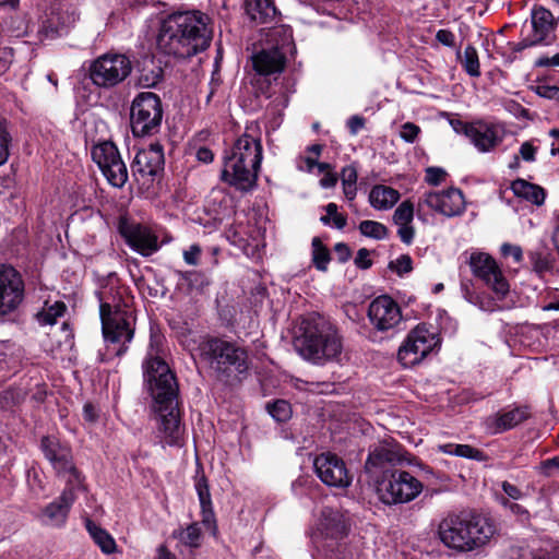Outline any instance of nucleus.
<instances>
[{"label":"nucleus","mask_w":559,"mask_h":559,"mask_svg":"<svg viewBox=\"0 0 559 559\" xmlns=\"http://www.w3.org/2000/svg\"><path fill=\"white\" fill-rule=\"evenodd\" d=\"M159 336L151 337L143 362V374L153 399L152 409L157 423V437L165 445L180 447L185 429L178 408V384L169 366L159 357Z\"/></svg>","instance_id":"1"},{"label":"nucleus","mask_w":559,"mask_h":559,"mask_svg":"<svg viewBox=\"0 0 559 559\" xmlns=\"http://www.w3.org/2000/svg\"><path fill=\"white\" fill-rule=\"evenodd\" d=\"M209 17L199 12H176L159 25L156 43L160 51L178 58H189L205 50L212 39Z\"/></svg>","instance_id":"2"},{"label":"nucleus","mask_w":559,"mask_h":559,"mask_svg":"<svg viewBox=\"0 0 559 559\" xmlns=\"http://www.w3.org/2000/svg\"><path fill=\"white\" fill-rule=\"evenodd\" d=\"M262 158L261 132L252 123L224 156L221 179L238 191L248 192L257 185Z\"/></svg>","instance_id":"3"},{"label":"nucleus","mask_w":559,"mask_h":559,"mask_svg":"<svg viewBox=\"0 0 559 559\" xmlns=\"http://www.w3.org/2000/svg\"><path fill=\"white\" fill-rule=\"evenodd\" d=\"M123 293L124 288L118 285L114 275L96 292L104 338L109 344L119 345L114 349L117 356L127 352V344L134 334L132 312L123 300Z\"/></svg>","instance_id":"4"},{"label":"nucleus","mask_w":559,"mask_h":559,"mask_svg":"<svg viewBox=\"0 0 559 559\" xmlns=\"http://www.w3.org/2000/svg\"><path fill=\"white\" fill-rule=\"evenodd\" d=\"M299 330L295 347L304 359L314 365L341 360L343 337L332 322L320 316H311L301 321Z\"/></svg>","instance_id":"5"},{"label":"nucleus","mask_w":559,"mask_h":559,"mask_svg":"<svg viewBox=\"0 0 559 559\" xmlns=\"http://www.w3.org/2000/svg\"><path fill=\"white\" fill-rule=\"evenodd\" d=\"M496 526L487 518L476 513H450L443 518L437 530L440 542L456 551H472L489 542Z\"/></svg>","instance_id":"6"},{"label":"nucleus","mask_w":559,"mask_h":559,"mask_svg":"<svg viewBox=\"0 0 559 559\" xmlns=\"http://www.w3.org/2000/svg\"><path fill=\"white\" fill-rule=\"evenodd\" d=\"M198 352L211 370L221 380L228 379L233 373H245L249 368L248 353L237 343L218 337L203 340Z\"/></svg>","instance_id":"7"},{"label":"nucleus","mask_w":559,"mask_h":559,"mask_svg":"<svg viewBox=\"0 0 559 559\" xmlns=\"http://www.w3.org/2000/svg\"><path fill=\"white\" fill-rule=\"evenodd\" d=\"M423 488L421 481L400 468L386 469L377 480V495L388 506L411 502L421 493Z\"/></svg>","instance_id":"8"},{"label":"nucleus","mask_w":559,"mask_h":559,"mask_svg":"<svg viewBox=\"0 0 559 559\" xmlns=\"http://www.w3.org/2000/svg\"><path fill=\"white\" fill-rule=\"evenodd\" d=\"M163 106L159 96L142 92L132 100L130 123L135 136L152 135L158 132L163 120Z\"/></svg>","instance_id":"9"},{"label":"nucleus","mask_w":559,"mask_h":559,"mask_svg":"<svg viewBox=\"0 0 559 559\" xmlns=\"http://www.w3.org/2000/svg\"><path fill=\"white\" fill-rule=\"evenodd\" d=\"M40 449L56 474L63 478L67 485H75L78 488H84V477L74 465L72 451L68 444L62 443L56 437L47 436L43 437Z\"/></svg>","instance_id":"10"},{"label":"nucleus","mask_w":559,"mask_h":559,"mask_svg":"<svg viewBox=\"0 0 559 559\" xmlns=\"http://www.w3.org/2000/svg\"><path fill=\"white\" fill-rule=\"evenodd\" d=\"M132 71L131 60L122 53H104L96 58L90 67L92 82L104 88L122 83Z\"/></svg>","instance_id":"11"},{"label":"nucleus","mask_w":559,"mask_h":559,"mask_svg":"<svg viewBox=\"0 0 559 559\" xmlns=\"http://www.w3.org/2000/svg\"><path fill=\"white\" fill-rule=\"evenodd\" d=\"M440 345L439 334L435 329L424 324L409 331L397 352V359L404 367H412L423 361Z\"/></svg>","instance_id":"12"},{"label":"nucleus","mask_w":559,"mask_h":559,"mask_svg":"<svg viewBox=\"0 0 559 559\" xmlns=\"http://www.w3.org/2000/svg\"><path fill=\"white\" fill-rule=\"evenodd\" d=\"M91 154L111 186L117 188L124 186L128 180V169L112 142L105 141L94 145Z\"/></svg>","instance_id":"13"},{"label":"nucleus","mask_w":559,"mask_h":559,"mask_svg":"<svg viewBox=\"0 0 559 559\" xmlns=\"http://www.w3.org/2000/svg\"><path fill=\"white\" fill-rule=\"evenodd\" d=\"M367 317L370 325L378 333H393L399 330L403 321L400 305L388 295L378 296L369 304Z\"/></svg>","instance_id":"14"},{"label":"nucleus","mask_w":559,"mask_h":559,"mask_svg":"<svg viewBox=\"0 0 559 559\" xmlns=\"http://www.w3.org/2000/svg\"><path fill=\"white\" fill-rule=\"evenodd\" d=\"M348 533V523L344 513L334 508L324 507L320 511L313 532L316 543L333 548Z\"/></svg>","instance_id":"15"},{"label":"nucleus","mask_w":559,"mask_h":559,"mask_svg":"<svg viewBox=\"0 0 559 559\" xmlns=\"http://www.w3.org/2000/svg\"><path fill=\"white\" fill-rule=\"evenodd\" d=\"M469 266L475 276L483 280L498 296L503 298L509 292V284L496 261L487 253L474 252L469 257Z\"/></svg>","instance_id":"16"},{"label":"nucleus","mask_w":559,"mask_h":559,"mask_svg":"<svg viewBox=\"0 0 559 559\" xmlns=\"http://www.w3.org/2000/svg\"><path fill=\"white\" fill-rule=\"evenodd\" d=\"M281 34H286L283 29H273L270 33L272 40ZM290 36L285 35L282 44H276L271 48H265L252 57L254 70L262 75H270L282 72L285 67L286 47L290 44Z\"/></svg>","instance_id":"17"},{"label":"nucleus","mask_w":559,"mask_h":559,"mask_svg":"<svg viewBox=\"0 0 559 559\" xmlns=\"http://www.w3.org/2000/svg\"><path fill=\"white\" fill-rule=\"evenodd\" d=\"M313 466L318 477L326 486L346 488L352 483V476L344 461L333 453H322L314 459Z\"/></svg>","instance_id":"18"},{"label":"nucleus","mask_w":559,"mask_h":559,"mask_svg":"<svg viewBox=\"0 0 559 559\" xmlns=\"http://www.w3.org/2000/svg\"><path fill=\"white\" fill-rule=\"evenodd\" d=\"M119 231L128 246L143 257H150L159 249L158 237L146 226L121 219Z\"/></svg>","instance_id":"19"},{"label":"nucleus","mask_w":559,"mask_h":559,"mask_svg":"<svg viewBox=\"0 0 559 559\" xmlns=\"http://www.w3.org/2000/svg\"><path fill=\"white\" fill-rule=\"evenodd\" d=\"M421 204L447 217L460 216L465 211L464 195L460 189L453 187L426 192L419 202Z\"/></svg>","instance_id":"20"},{"label":"nucleus","mask_w":559,"mask_h":559,"mask_svg":"<svg viewBox=\"0 0 559 559\" xmlns=\"http://www.w3.org/2000/svg\"><path fill=\"white\" fill-rule=\"evenodd\" d=\"M24 284L11 265L0 264V316L13 311L22 301Z\"/></svg>","instance_id":"21"},{"label":"nucleus","mask_w":559,"mask_h":559,"mask_svg":"<svg viewBox=\"0 0 559 559\" xmlns=\"http://www.w3.org/2000/svg\"><path fill=\"white\" fill-rule=\"evenodd\" d=\"M164 164L163 146L159 143H152L135 154L131 171L136 180H152L164 169Z\"/></svg>","instance_id":"22"},{"label":"nucleus","mask_w":559,"mask_h":559,"mask_svg":"<svg viewBox=\"0 0 559 559\" xmlns=\"http://www.w3.org/2000/svg\"><path fill=\"white\" fill-rule=\"evenodd\" d=\"M506 130L499 123L484 120L473 121L469 128V141L480 153L493 151L504 139Z\"/></svg>","instance_id":"23"},{"label":"nucleus","mask_w":559,"mask_h":559,"mask_svg":"<svg viewBox=\"0 0 559 559\" xmlns=\"http://www.w3.org/2000/svg\"><path fill=\"white\" fill-rule=\"evenodd\" d=\"M409 463L401 447L380 444L369 452L365 468L367 473L376 475L378 471L394 469L396 465Z\"/></svg>","instance_id":"24"},{"label":"nucleus","mask_w":559,"mask_h":559,"mask_svg":"<svg viewBox=\"0 0 559 559\" xmlns=\"http://www.w3.org/2000/svg\"><path fill=\"white\" fill-rule=\"evenodd\" d=\"M82 489L83 488H78L75 485H66L60 497L44 509V522L51 526L63 525L70 508L76 499V492Z\"/></svg>","instance_id":"25"},{"label":"nucleus","mask_w":559,"mask_h":559,"mask_svg":"<svg viewBox=\"0 0 559 559\" xmlns=\"http://www.w3.org/2000/svg\"><path fill=\"white\" fill-rule=\"evenodd\" d=\"M531 22L533 28L532 39L530 41L527 39L523 40L520 44L521 48H526L543 43L547 44V40L554 33L557 24L552 13L549 10L537 5L532 9Z\"/></svg>","instance_id":"26"},{"label":"nucleus","mask_w":559,"mask_h":559,"mask_svg":"<svg viewBox=\"0 0 559 559\" xmlns=\"http://www.w3.org/2000/svg\"><path fill=\"white\" fill-rule=\"evenodd\" d=\"M400 192L391 187L377 185L369 193L370 205L379 211L392 209L400 200Z\"/></svg>","instance_id":"27"},{"label":"nucleus","mask_w":559,"mask_h":559,"mask_svg":"<svg viewBox=\"0 0 559 559\" xmlns=\"http://www.w3.org/2000/svg\"><path fill=\"white\" fill-rule=\"evenodd\" d=\"M527 418L528 411L526 407H515L513 409L499 413L492 418V432L498 433L512 429Z\"/></svg>","instance_id":"28"},{"label":"nucleus","mask_w":559,"mask_h":559,"mask_svg":"<svg viewBox=\"0 0 559 559\" xmlns=\"http://www.w3.org/2000/svg\"><path fill=\"white\" fill-rule=\"evenodd\" d=\"M246 13L257 23H267L276 15V9L271 0H246Z\"/></svg>","instance_id":"29"},{"label":"nucleus","mask_w":559,"mask_h":559,"mask_svg":"<svg viewBox=\"0 0 559 559\" xmlns=\"http://www.w3.org/2000/svg\"><path fill=\"white\" fill-rule=\"evenodd\" d=\"M511 189L513 193L532 204L542 205L545 201V190L535 183H531L524 179H516L512 182Z\"/></svg>","instance_id":"30"},{"label":"nucleus","mask_w":559,"mask_h":559,"mask_svg":"<svg viewBox=\"0 0 559 559\" xmlns=\"http://www.w3.org/2000/svg\"><path fill=\"white\" fill-rule=\"evenodd\" d=\"M162 76V68L152 58H146L140 64L136 84L143 88H151L157 85Z\"/></svg>","instance_id":"31"},{"label":"nucleus","mask_w":559,"mask_h":559,"mask_svg":"<svg viewBox=\"0 0 559 559\" xmlns=\"http://www.w3.org/2000/svg\"><path fill=\"white\" fill-rule=\"evenodd\" d=\"M85 527L93 538L94 543L100 548L104 554H112L116 550V542L114 537L104 528L98 526L90 519L85 520Z\"/></svg>","instance_id":"32"},{"label":"nucleus","mask_w":559,"mask_h":559,"mask_svg":"<svg viewBox=\"0 0 559 559\" xmlns=\"http://www.w3.org/2000/svg\"><path fill=\"white\" fill-rule=\"evenodd\" d=\"M463 69L469 76L478 78L480 75V64L478 53L475 47L468 45L465 47L463 55L457 52Z\"/></svg>","instance_id":"33"},{"label":"nucleus","mask_w":559,"mask_h":559,"mask_svg":"<svg viewBox=\"0 0 559 559\" xmlns=\"http://www.w3.org/2000/svg\"><path fill=\"white\" fill-rule=\"evenodd\" d=\"M312 262L317 270L326 271L330 262V252L325 246H323L320 238L314 237L312 239Z\"/></svg>","instance_id":"34"},{"label":"nucleus","mask_w":559,"mask_h":559,"mask_svg":"<svg viewBox=\"0 0 559 559\" xmlns=\"http://www.w3.org/2000/svg\"><path fill=\"white\" fill-rule=\"evenodd\" d=\"M174 535L180 539L182 544L191 548H198L201 545V528L199 523H192Z\"/></svg>","instance_id":"35"},{"label":"nucleus","mask_w":559,"mask_h":559,"mask_svg":"<svg viewBox=\"0 0 559 559\" xmlns=\"http://www.w3.org/2000/svg\"><path fill=\"white\" fill-rule=\"evenodd\" d=\"M66 311V305L62 301H56L52 305L44 308L38 314L37 319L40 324L52 325L57 319L63 316Z\"/></svg>","instance_id":"36"},{"label":"nucleus","mask_w":559,"mask_h":559,"mask_svg":"<svg viewBox=\"0 0 559 559\" xmlns=\"http://www.w3.org/2000/svg\"><path fill=\"white\" fill-rule=\"evenodd\" d=\"M359 230L364 236L377 240H382L388 237V228L382 223L376 221H362L359 224Z\"/></svg>","instance_id":"37"},{"label":"nucleus","mask_w":559,"mask_h":559,"mask_svg":"<svg viewBox=\"0 0 559 559\" xmlns=\"http://www.w3.org/2000/svg\"><path fill=\"white\" fill-rule=\"evenodd\" d=\"M414 218V205L411 201L402 202L393 214V222L395 225L412 224Z\"/></svg>","instance_id":"38"},{"label":"nucleus","mask_w":559,"mask_h":559,"mask_svg":"<svg viewBox=\"0 0 559 559\" xmlns=\"http://www.w3.org/2000/svg\"><path fill=\"white\" fill-rule=\"evenodd\" d=\"M270 415L277 421H286L290 418L292 408L288 402L278 400L267 405Z\"/></svg>","instance_id":"39"},{"label":"nucleus","mask_w":559,"mask_h":559,"mask_svg":"<svg viewBox=\"0 0 559 559\" xmlns=\"http://www.w3.org/2000/svg\"><path fill=\"white\" fill-rule=\"evenodd\" d=\"M11 143V135L8 130L7 123L0 121V166L3 165L9 157V145Z\"/></svg>","instance_id":"40"},{"label":"nucleus","mask_w":559,"mask_h":559,"mask_svg":"<svg viewBox=\"0 0 559 559\" xmlns=\"http://www.w3.org/2000/svg\"><path fill=\"white\" fill-rule=\"evenodd\" d=\"M448 173L441 167H428L425 170V181L433 187L440 186L445 181Z\"/></svg>","instance_id":"41"},{"label":"nucleus","mask_w":559,"mask_h":559,"mask_svg":"<svg viewBox=\"0 0 559 559\" xmlns=\"http://www.w3.org/2000/svg\"><path fill=\"white\" fill-rule=\"evenodd\" d=\"M389 267L402 276L413 270V260L408 254H402L395 261H391Z\"/></svg>","instance_id":"42"},{"label":"nucleus","mask_w":559,"mask_h":559,"mask_svg":"<svg viewBox=\"0 0 559 559\" xmlns=\"http://www.w3.org/2000/svg\"><path fill=\"white\" fill-rule=\"evenodd\" d=\"M540 555H535L526 546H512L509 548L507 559H539Z\"/></svg>","instance_id":"43"},{"label":"nucleus","mask_w":559,"mask_h":559,"mask_svg":"<svg viewBox=\"0 0 559 559\" xmlns=\"http://www.w3.org/2000/svg\"><path fill=\"white\" fill-rule=\"evenodd\" d=\"M195 490L198 492L201 507L212 506L211 493L205 478L202 477L197 480Z\"/></svg>","instance_id":"44"},{"label":"nucleus","mask_w":559,"mask_h":559,"mask_svg":"<svg viewBox=\"0 0 559 559\" xmlns=\"http://www.w3.org/2000/svg\"><path fill=\"white\" fill-rule=\"evenodd\" d=\"M420 132V128L413 122H405L400 130V136L408 143H413Z\"/></svg>","instance_id":"45"},{"label":"nucleus","mask_w":559,"mask_h":559,"mask_svg":"<svg viewBox=\"0 0 559 559\" xmlns=\"http://www.w3.org/2000/svg\"><path fill=\"white\" fill-rule=\"evenodd\" d=\"M454 455L467 459H481V452L471 445L467 444H456L454 447Z\"/></svg>","instance_id":"46"},{"label":"nucleus","mask_w":559,"mask_h":559,"mask_svg":"<svg viewBox=\"0 0 559 559\" xmlns=\"http://www.w3.org/2000/svg\"><path fill=\"white\" fill-rule=\"evenodd\" d=\"M501 253L503 257H512L515 263H521L523 260L522 248L516 245L503 243L501 246Z\"/></svg>","instance_id":"47"},{"label":"nucleus","mask_w":559,"mask_h":559,"mask_svg":"<svg viewBox=\"0 0 559 559\" xmlns=\"http://www.w3.org/2000/svg\"><path fill=\"white\" fill-rule=\"evenodd\" d=\"M537 94L547 99H554L559 103V87L555 85H538Z\"/></svg>","instance_id":"48"},{"label":"nucleus","mask_w":559,"mask_h":559,"mask_svg":"<svg viewBox=\"0 0 559 559\" xmlns=\"http://www.w3.org/2000/svg\"><path fill=\"white\" fill-rule=\"evenodd\" d=\"M202 512V523L209 528L212 530L213 533L216 531V522L214 512L212 510V506L201 507Z\"/></svg>","instance_id":"49"},{"label":"nucleus","mask_w":559,"mask_h":559,"mask_svg":"<svg viewBox=\"0 0 559 559\" xmlns=\"http://www.w3.org/2000/svg\"><path fill=\"white\" fill-rule=\"evenodd\" d=\"M397 235L402 242L406 245H411L414 240L415 236V228L412 226V224L408 225H397Z\"/></svg>","instance_id":"50"},{"label":"nucleus","mask_w":559,"mask_h":559,"mask_svg":"<svg viewBox=\"0 0 559 559\" xmlns=\"http://www.w3.org/2000/svg\"><path fill=\"white\" fill-rule=\"evenodd\" d=\"M201 254V248L198 245H192L183 252V260L189 265H197Z\"/></svg>","instance_id":"51"},{"label":"nucleus","mask_w":559,"mask_h":559,"mask_svg":"<svg viewBox=\"0 0 559 559\" xmlns=\"http://www.w3.org/2000/svg\"><path fill=\"white\" fill-rule=\"evenodd\" d=\"M370 252L366 248H361L358 250L357 255L355 258V264L357 267L366 270L369 269L372 264L371 260L369 259Z\"/></svg>","instance_id":"52"},{"label":"nucleus","mask_w":559,"mask_h":559,"mask_svg":"<svg viewBox=\"0 0 559 559\" xmlns=\"http://www.w3.org/2000/svg\"><path fill=\"white\" fill-rule=\"evenodd\" d=\"M341 179L343 185H356L357 182V169L353 165L345 166L341 173Z\"/></svg>","instance_id":"53"},{"label":"nucleus","mask_w":559,"mask_h":559,"mask_svg":"<svg viewBox=\"0 0 559 559\" xmlns=\"http://www.w3.org/2000/svg\"><path fill=\"white\" fill-rule=\"evenodd\" d=\"M436 38L447 47H453L455 44V35L449 29H439L436 34Z\"/></svg>","instance_id":"54"},{"label":"nucleus","mask_w":559,"mask_h":559,"mask_svg":"<svg viewBox=\"0 0 559 559\" xmlns=\"http://www.w3.org/2000/svg\"><path fill=\"white\" fill-rule=\"evenodd\" d=\"M537 148L531 142L522 143L520 155L525 162H534Z\"/></svg>","instance_id":"55"},{"label":"nucleus","mask_w":559,"mask_h":559,"mask_svg":"<svg viewBox=\"0 0 559 559\" xmlns=\"http://www.w3.org/2000/svg\"><path fill=\"white\" fill-rule=\"evenodd\" d=\"M453 130L459 134H464L466 138L469 136V128L473 126V122H464L459 119H453L450 121Z\"/></svg>","instance_id":"56"},{"label":"nucleus","mask_w":559,"mask_h":559,"mask_svg":"<svg viewBox=\"0 0 559 559\" xmlns=\"http://www.w3.org/2000/svg\"><path fill=\"white\" fill-rule=\"evenodd\" d=\"M551 468L559 469V455L551 459L545 460L539 465V471L546 476H550Z\"/></svg>","instance_id":"57"},{"label":"nucleus","mask_w":559,"mask_h":559,"mask_svg":"<svg viewBox=\"0 0 559 559\" xmlns=\"http://www.w3.org/2000/svg\"><path fill=\"white\" fill-rule=\"evenodd\" d=\"M365 126V119L360 116H353L347 121V127L352 134H357Z\"/></svg>","instance_id":"58"},{"label":"nucleus","mask_w":559,"mask_h":559,"mask_svg":"<svg viewBox=\"0 0 559 559\" xmlns=\"http://www.w3.org/2000/svg\"><path fill=\"white\" fill-rule=\"evenodd\" d=\"M335 253L340 262L344 263L350 258V249L346 243L338 242L334 247Z\"/></svg>","instance_id":"59"},{"label":"nucleus","mask_w":559,"mask_h":559,"mask_svg":"<svg viewBox=\"0 0 559 559\" xmlns=\"http://www.w3.org/2000/svg\"><path fill=\"white\" fill-rule=\"evenodd\" d=\"M502 489L508 497L514 500H519L523 496L522 491L515 485L510 484L508 481L502 483Z\"/></svg>","instance_id":"60"},{"label":"nucleus","mask_w":559,"mask_h":559,"mask_svg":"<svg viewBox=\"0 0 559 559\" xmlns=\"http://www.w3.org/2000/svg\"><path fill=\"white\" fill-rule=\"evenodd\" d=\"M195 157L202 163H211L214 159V154L210 148L202 146L197 150Z\"/></svg>","instance_id":"61"},{"label":"nucleus","mask_w":559,"mask_h":559,"mask_svg":"<svg viewBox=\"0 0 559 559\" xmlns=\"http://www.w3.org/2000/svg\"><path fill=\"white\" fill-rule=\"evenodd\" d=\"M536 67H557L559 66V53H556L551 58L540 57L535 61Z\"/></svg>","instance_id":"62"},{"label":"nucleus","mask_w":559,"mask_h":559,"mask_svg":"<svg viewBox=\"0 0 559 559\" xmlns=\"http://www.w3.org/2000/svg\"><path fill=\"white\" fill-rule=\"evenodd\" d=\"M300 162L302 164H300L298 166V168L300 170H306L308 173H311L313 170V168L316 167L317 165V158L316 157H312V156H305V157H301L300 158Z\"/></svg>","instance_id":"63"},{"label":"nucleus","mask_w":559,"mask_h":559,"mask_svg":"<svg viewBox=\"0 0 559 559\" xmlns=\"http://www.w3.org/2000/svg\"><path fill=\"white\" fill-rule=\"evenodd\" d=\"M83 417L86 421L93 423L97 418V411L94 405L87 403L83 407Z\"/></svg>","instance_id":"64"}]
</instances>
